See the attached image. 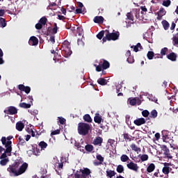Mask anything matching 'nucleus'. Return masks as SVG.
Masks as SVG:
<instances>
[{"mask_svg": "<svg viewBox=\"0 0 178 178\" xmlns=\"http://www.w3.org/2000/svg\"><path fill=\"white\" fill-rule=\"evenodd\" d=\"M90 124L86 122H79L78 124V133L80 136H87L90 131Z\"/></svg>", "mask_w": 178, "mask_h": 178, "instance_id": "nucleus-1", "label": "nucleus"}, {"mask_svg": "<svg viewBox=\"0 0 178 178\" xmlns=\"http://www.w3.org/2000/svg\"><path fill=\"white\" fill-rule=\"evenodd\" d=\"M91 175V170L90 168H83V169H80L79 171L77 170L74 175V178H87L88 175Z\"/></svg>", "mask_w": 178, "mask_h": 178, "instance_id": "nucleus-2", "label": "nucleus"}, {"mask_svg": "<svg viewBox=\"0 0 178 178\" xmlns=\"http://www.w3.org/2000/svg\"><path fill=\"white\" fill-rule=\"evenodd\" d=\"M120 36V33H119V31L115 33H108L103 38L102 41L103 42H106V41H116V40H119Z\"/></svg>", "mask_w": 178, "mask_h": 178, "instance_id": "nucleus-3", "label": "nucleus"}, {"mask_svg": "<svg viewBox=\"0 0 178 178\" xmlns=\"http://www.w3.org/2000/svg\"><path fill=\"white\" fill-rule=\"evenodd\" d=\"M23 162L20 160H16L13 165H9V168H7L8 172L10 173H13L15 176H16V173H17V169H19V167L20 165H22Z\"/></svg>", "mask_w": 178, "mask_h": 178, "instance_id": "nucleus-4", "label": "nucleus"}, {"mask_svg": "<svg viewBox=\"0 0 178 178\" xmlns=\"http://www.w3.org/2000/svg\"><path fill=\"white\" fill-rule=\"evenodd\" d=\"M6 149L4 152L0 156V159H9L8 155L10 156L12 154V147H10V142H8L5 147Z\"/></svg>", "mask_w": 178, "mask_h": 178, "instance_id": "nucleus-5", "label": "nucleus"}, {"mask_svg": "<svg viewBox=\"0 0 178 178\" xmlns=\"http://www.w3.org/2000/svg\"><path fill=\"white\" fill-rule=\"evenodd\" d=\"M27 168H29V164L27 163H22L17 170L16 176H20V175H23V173H25L26 170H27Z\"/></svg>", "mask_w": 178, "mask_h": 178, "instance_id": "nucleus-6", "label": "nucleus"}, {"mask_svg": "<svg viewBox=\"0 0 178 178\" xmlns=\"http://www.w3.org/2000/svg\"><path fill=\"white\" fill-rule=\"evenodd\" d=\"M12 138H13V136H9L7 138L5 136H3L1 139V143L3 144V145H5V147H6V145H8V143H10V147H12Z\"/></svg>", "mask_w": 178, "mask_h": 178, "instance_id": "nucleus-7", "label": "nucleus"}, {"mask_svg": "<svg viewBox=\"0 0 178 178\" xmlns=\"http://www.w3.org/2000/svg\"><path fill=\"white\" fill-rule=\"evenodd\" d=\"M4 113L7 115H16L17 113V108L15 106H9L7 110H4Z\"/></svg>", "mask_w": 178, "mask_h": 178, "instance_id": "nucleus-8", "label": "nucleus"}, {"mask_svg": "<svg viewBox=\"0 0 178 178\" xmlns=\"http://www.w3.org/2000/svg\"><path fill=\"white\" fill-rule=\"evenodd\" d=\"M162 151L163 152V154L165 155L164 158H168V159H172L173 156L170 154V151L169 148L166 147V145H163L162 147Z\"/></svg>", "mask_w": 178, "mask_h": 178, "instance_id": "nucleus-9", "label": "nucleus"}, {"mask_svg": "<svg viewBox=\"0 0 178 178\" xmlns=\"http://www.w3.org/2000/svg\"><path fill=\"white\" fill-rule=\"evenodd\" d=\"M18 89L20 91H24L26 94H30V91H31V88H30V86H25L23 84H19L18 86Z\"/></svg>", "mask_w": 178, "mask_h": 178, "instance_id": "nucleus-10", "label": "nucleus"}, {"mask_svg": "<svg viewBox=\"0 0 178 178\" xmlns=\"http://www.w3.org/2000/svg\"><path fill=\"white\" fill-rule=\"evenodd\" d=\"M128 169L131 170H134V172H138V165L136 163L133 162H130L129 163L127 164Z\"/></svg>", "mask_w": 178, "mask_h": 178, "instance_id": "nucleus-11", "label": "nucleus"}, {"mask_svg": "<svg viewBox=\"0 0 178 178\" xmlns=\"http://www.w3.org/2000/svg\"><path fill=\"white\" fill-rule=\"evenodd\" d=\"M102 143H104V139L102 138V137L97 136L94 139L92 144L94 145H99L101 147V145H102Z\"/></svg>", "mask_w": 178, "mask_h": 178, "instance_id": "nucleus-12", "label": "nucleus"}, {"mask_svg": "<svg viewBox=\"0 0 178 178\" xmlns=\"http://www.w3.org/2000/svg\"><path fill=\"white\" fill-rule=\"evenodd\" d=\"M29 45L35 46L38 45V38L35 36H32L30 38L29 41Z\"/></svg>", "mask_w": 178, "mask_h": 178, "instance_id": "nucleus-13", "label": "nucleus"}, {"mask_svg": "<svg viewBox=\"0 0 178 178\" xmlns=\"http://www.w3.org/2000/svg\"><path fill=\"white\" fill-rule=\"evenodd\" d=\"M165 15H166V10H165V8H161L160 10L157 13L158 20H161V19H162V17L165 16Z\"/></svg>", "mask_w": 178, "mask_h": 178, "instance_id": "nucleus-14", "label": "nucleus"}, {"mask_svg": "<svg viewBox=\"0 0 178 178\" xmlns=\"http://www.w3.org/2000/svg\"><path fill=\"white\" fill-rule=\"evenodd\" d=\"M145 118H138L134 121V124L136 126H142V124H145Z\"/></svg>", "mask_w": 178, "mask_h": 178, "instance_id": "nucleus-15", "label": "nucleus"}, {"mask_svg": "<svg viewBox=\"0 0 178 178\" xmlns=\"http://www.w3.org/2000/svg\"><path fill=\"white\" fill-rule=\"evenodd\" d=\"M62 54L64 55L65 58H69V56H70V55H72V49H63V50L62 51Z\"/></svg>", "mask_w": 178, "mask_h": 178, "instance_id": "nucleus-16", "label": "nucleus"}, {"mask_svg": "<svg viewBox=\"0 0 178 178\" xmlns=\"http://www.w3.org/2000/svg\"><path fill=\"white\" fill-rule=\"evenodd\" d=\"M169 166H170V163H164V167L162 170V172L164 175H169Z\"/></svg>", "mask_w": 178, "mask_h": 178, "instance_id": "nucleus-17", "label": "nucleus"}, {"mask_svg": "<svg viewBox=\"0 0 178 178\" xmlns=\"http://www.w3.org/2000/svg\"><path fill=\"white\" fill-rule=\"evenodd\" d=\"M167 58L170 60L175 62L176 61V59H177V54H176L175 52H172V53H170L168 55H167Z\"/></svg>", "mask_w": 178, "mask_h": 178, "instance_id": "nucleus-18", "label": "nucleus"}, {"mask_svg": "<svg viewBox=\"0 0 178 178\" xmlns=\"http://www.w3.org/2000/svg\"><path fill=\"white\" fill-rule=\"evenodd\" d=\"M102 116L99 115V113H96L95 116L94 117V122L95 123H97L98 124H101V122H102Z\"/></svg>", "mask_w": 178, "mask_h": 178, "instance_id": "nucleus-19", "label": "nucleus"}, {"mask_svg": "<svg viewBox=\"0 0 178 178\" xmlns=\"http://www.w3.org/2000/svg\"><path fill=\"white\" fill-rule=\"evenodd\" d=\"M16 129L18 131H22L23 129H24V124L21 121L16 123Z\"/></svg>", "mask_w": 178, "mask_h": 178, "instance_id": "nucleus-20", "label": "nucleus"}, {"mask_svg": "<svg viewBox=\"0 0 178 178\" xmlns=\"http://www.w3.org/2000/svg\"><path fill=\"white\" fill-rule=\"evenodd\" d=\"M93 22L95 23H104V17L102 16H96L94 17Z\"/></svg>", "mask_w": 178, "mask_h": 178, "instance_id": "nucleus-21", "label": "nucleus"}, {"mask_svg": "<svg viewBox=\"0 0 178 178\" xmlns=\"http://www.w3.org/2000/svg\"><path fill=\"white\" fill-rule=\"evenodd\" d=\"M106 173L107 177H109V178H112V177H113V176H115L116 175V172H115V170H107L106 171Z\"/></svg>", "mask_w": 178, "mask_h": 178, "instance_id": "nucleus-22", "label": "nucleus"}, {"mask_svg": "<svg viewBox=\"0 0 178 178\" xmlns=\"http://www.w3.org/2000/svg\"><path fill=\"white\" fill-rule=\"evenodd\" d=\"M132 151H135V152H141V149L138 147H137V145L134 143H132L131 145H130Z\"/></svg>", "mask_w": 178, "mask_h": 178, "instance_id": "nucleus-23", "label": "nucleus"}, {"mask_svg": "<svg viewBox=\"0 0 178 178\" xmlns=\"http://www.w3.org/2000/svg\"><path fill=\"white\" fill-rule=\"evenodd\" d=\"M102 66L104 70H106V69H108V67L111 66V64L106 60H104Z\"/></svg>", "mask_w": 178, "mask_h": 178, "instance_id": "nucleus-24", "label": "nucleus"}, {"mask_svg": "<svg viewBox=\"0 0 178 178\" xmlns=\"http://www.w3.org/2000/svg\"><path fill=\"white\" fill-rule=\"evenodd\" d=\"M97 83L98 84H99L100 86H106L108 84V82H106V79H104V78H99L97 80Z\"/></svg>", "mask_w": 178, "mask_h": 178, "instance_id": "nucleus-25", "label": "nucleus"}, {"mask_svg": "<svg viewBox=\"0 0 178 178\" xmlns=\"http://www.w3.org/2000/svg\"><path fill=\"white\" fill-rule=\"evenodd\" d=\"M83 120L88 123H91L92 122V118H91V116L89 114H86L83 115Z\"/></svg>", "mask_w": 178, "mask_h": 178, "instance_id": "nucleus-26", "label": "nucleus"}, {"mask_svg": "<svg viewBox=\"0 0 178 178\" xmlns=\"http://www.w3.org/2000/svg\"><path fill=\"white\" fill-rule=\"evenodd\" d=\"M154 170H155V164L151 163L147 168V172H148V173H151L152 172H154Z\"/></svg>", "mask_w": 178, "mask_h": 178, "instance_id": "nucleus-27", "label": "nucleus"}, {"mask_svg": "<svg viewBox=\"0 0 178 178\" xmlns=\"http://www.w3.org/2000/svg\"><path fill=\"white\" fill-rule=\"evenodd\" d=\"M85 149L87 152H92V151H94V146L92 145L88 144L85 146Z\"/></svg>", "mask_w": 178, "mask_h": 178, "instance_id": "nucleus-28", "label": "nucleus"}, {"mask_svg": "<svg viewBox=\"0 0 178 178\" xmlns=\"http://www.w3.org/2000/svg\"><path fill=\"white\" fill-rule=\"evenodd\" d=\"M19 106L20 108H24V109H29V108H31V104L23 102L20 103Z\"/></svg>", "mask_w": 178, "mask_h": 178, "instance_id": "nucleus-29", "label": "nucleus"}, {"mask_svg": "<svg viewBox=\"0 0 178 178\" xmlns=\"http://www.w3.org/2000/svg\"><path fill=\"white\" fill-rule=\"evenodd\" d=\"M32 149H33V154L35 155L36 156H38L40 155V149L37 148V146L33 145H32Z\"/></svg>", "mask_w": 178, "mask_h": 178, "instance_id": "nucleus-30", "label": "nucleus"}, {"mask_svg": "<svg viewBox=\"0 0 178 178\" xmlns=\"http://www.w3.org/2000/svg\"><path fill=\"white\" fill-rule=\"evenodd\" d=\"M9 163V159H1L0 165L1 166H6Z\"/></svg>", "mask_w": 178, "mask_h": 178, "instance_id": "nucleus-31", "label": "nucleus"}, {"mask_svg": "<svg viewBox=\"0 0 178 178\" xmlns=\"http://www.w3.org/2000/svg\"><path fill=\"white\" fill-rule=\"evenodd\" d=\"M127 17L128 20H131V23L132 24H133V23H134V16H133V13H127Z\"/></svg>", "mask_w": 178, "mask_h": 178, "instance_id": "nucleus-32", "label": "nucleus"}, {"mask_svg": "<svg viewBox=\"0 0 178 178\" xmlns=\"http://www.w3.org/2000/svg\"><path fill=\"white\" fill-rule=\"evenodd\" d=\"M18 141H19L18 145H21V147L26 145V140H24V139L22 138V136H19L18 138Z\"/></svg>", "mask_w": 178, "mask_h": 178, "instance_id": "nucleus-33", "label": "nucleus"}, {"mask_svg": "<svg viewBox=\"0 0 178 178\" xmlns=\"http://www.w3.org/2000/svg\"><path fill=\"white\" fill-rule=\"evenodd\" d=\"M158 116V111L156 110H153L151 111L149 118H152V119H155Z\"/></svg>", "mask_w": 178, "mask_h": 178, "instance_id": "nucleus-34", "label": "nucleus"}, {"mask_svg": "<svg viewBox=\"0 0 178 178\" xmlns=\"http://www.w3.org/2000/svg\"><path fill=\"white\" fill-rule=\"evenodd\" d=\"M172 44L175 47L178 45V33L172 38Z\"/></svg>", "mask_w": 178, "mask_h": 178, "instance_id": "nucleus-35", "label": "nucleus"}, {"mask_svg": "<svg viewBox=\"0 0 178 178\" xmlns=\"http://www.w3.org/2000/svg\"><path fill=\"white\" fill-rule=\"evenodd\" d=\"M147 58L151 60L152 59H154V56H155V54L154 53V51H148L147 54Z\"/></svg>", "mask_w": 178, "mask_h": 178, "instance_id": "nucleus-36", "label": "nucleus"}, {"mask_svg": "<svg viewBox=\"0 0 178 178\" xmlns=\"http://www.w3.org/2000/svg\"><path fill=\"white\" fill-rule=\"evenodd\" d=\"M47 22H48V19H47V17H42L39 20V23H40L42 26H45V24H47Z\"/></svg>", "mask_w": 178, "mask_h": 178, "instance_id": "nucleus-37", "label": "nucleus"}, {"mask_svg": "<svg viewBox=\"0 0 178 178\" xmlns=\"http://www.w3.org/2000/svg\"><path fill=\"white\" fill-rule=\"evenodd\" d=\"M63 49H65V48L71 49L70 42L67 40L64 41L63 43Z\"/></svg>", "mask_w": 178, "mask_h": 178, "instance_id": "nucleus-38", "label": "nucleus"}, {"mask_svg": "<svg viewBox=\"0 0 178 178\" xmlns=\"http://www.w3.org/2000/svg\"><path fill=\"white\" fill-rule=\"evenodd\" d=\"M39 147L41 148V149H44V148H47V147H48V144L44 141H41L39 143Z\"/></svg>", "mask_w": 178, "mask_h": 178, "instance_id": "nucleus-39", "label": "nucleus"}, {"mask_svg": "<svg viewBox=\"0 0 178 178\" xmlns=\"http://www.w3.org/2000/svg\"><path fill=\"white\" fill-rule=\"evenodd\" d=\"M129 104L131 105V106H134L137 104V99L136 98H129Z\"/></svg>", "mask_w": 178, "mask_h": 178, "instance_id": "nucleus-40", "label": "nucleus"}, {"mask_svg": "<svg viewBox=\"0 0 178 178\" xmlns=\"http://www.w3.org/2000/svg\"><path fill=\"white\" fill-rule=\"evenodd\" d=\"M138 48H140V49H143V46H141V43H137L136 45L134 46V52H138Z\"/></svg>", "mask_w": 178, "mask_h": 178, "instance_id": "nucleus-41", "label": "nucleus"}, {"mask_svg": "<svg viewBox=\"0 0 178 178\" xmlns=\"http://www.w3.org/2000/svg\"><path fill=\"white\" fill-rule=\"evenodd\" d=\"M116 170L118 173H123V172H124V168L123 167V165H118Z\"/></svg>", "mask_w": 178, "mask_h": 178, "instance_id": "nucleus-42", "label": "nucleus"}, {"mask_svg": "<svg viewBox=\"0 0 178 178\" xmlns=\"http://www.w3.org/2000/svg\"><path fill=\"white\" fill-rule=\"evenodd\" d=\"M120 159L122 162H127V161H129V159H130L129 158V156L126 154H122L120 157Z\"/></svg>", "mask_w": 178, "mask_h": 178, "instance_id": "nucleus-43", "label": "nucleus"}, {"mask_svg": "<svg viewBox=\"0 0 178 178\" xmlns=\"http://www.w3.org/2000/svg\"><path fill=\"white\" fill-rule=\"evenodd\" d=\"M162 24L165 30H168L169 29L170 24H169V22H168V21L163 20L162 22Z\"/></svg>", "mask_w": 178, "mask_h": 178, "instance_id": "nucleus-44", "label": "nucleus"}, {"mask_svg": "<svg viewBox=\"0 0 178 178\" xmlns=\"http://www.w3.org/2000/svg\"><path fill=\"white\" fill-rule=\"evenodd\" d=\"M104 35H105V31H102L97 35V38H98V40H102Z\"/></svg>", "mask_w": 178, "mask_h": 178, "instance_id": "nucleus-45", "label": "nucleus"}, {"mask_svg": "<svg viewBox=\"0 0 178 178\" xmlns=\"http://www.w3.org/2000/svg\"><path fill=\"white\" fill-rule=\"evenodd\" d=\"M170 3H172V1L170 0H166L163 1V6H165V8H169L170 6Z\"/></svg>", "mask_w": 178, "mask_h": 178, "instance_id": "nucleus-46", "label": "nucleus"}, {"mask_svg": "<svg viewBox=\"0 0 178 178\" xmlns=\"http://www.w3.org/2000/svg\"><path fill=\"white\" fill-rule=\"evenodd\" d=\"M168 47H164V48L161 49L160 55H161V56H165V55H166V53L168 52Z\"/></svg>", "mask_w": 178, "mask_h": 178, "instance_id": "nucleus-47", "label": "nucleus"}, {"mask_svg": "<svg viewBox=\"0 0 178 178\" xmlns=\"http://www.w3.org/2000/svg\"><path fill=\"white\" fill-rule=\"evenodd\" d=\"M0 24H1V27H6V20H5V18L0 17Z\"/></svg>", "mask_w": 178, "mask_h": 178, "instance_id": "nucleus-48", "label": "nucleus"}, {"mask_svg": "<svg viewBox=\"0 0 178 178\" xmlns=\"http://www.w3.org/2000/svg\"><path fill=\"white\" fill-rule=\"evenodd\" d=\"M54 27L51 29L53 34H56L58 33V24L56 23L54 24Z\"/></svg>", "mask_w": 178, "mask_h": 178, "instance_id": "nucleus-49", "label": "nucleus"}, {"mask_svg": "<svg viewBox=\"0 0 178 178\" xmlns=\"http://www.w3.org/2000/svg\"><path fill=\"white\" fill-rule=\"evenodd\" d=\"M148 158L147 154H143L140 156V161H142V162H145V161H148Z\"/></svg>", "mask_w": 178, "mask_h": 178, "instance_id": "nucleus-50", "label": "nucleus"}, {"mask_svg": "<svg viewBox=\"0 0 178 178\" xmlns=\"http://www.w3.org/2000/svg\"><path fill=\"white\" fill-rule=\"evenodd\" d=\"M96 159L99 161V162H101L102 163H104V157L101 154H97L96 156Z\"/></svg>", "mask_w": 178, "mask_h": 178, "instance_id": "nucleus-51", "label": "nucleus"}, {"mask_svg": "<svg viewBox=\"0 0 178 178\" xmlns=\"http://www.w3.org/2000/svg\"><path fill=\"white\" fill-rule=\"evenodd\" d=\"M142 115L144 118H148V116H149V111L145 110L142 112Z\"/></svg>", "mask_w": 178, "mask_h": 178, "instance_id": "nucleus-52", "label": "nucleus"}, {"mask_svg": "<svg viewBox=\"0 0 178 178\" xmlns=\"http://www.w3.org/2000/svg\"><path fill=\"white\" fill-rule=\"evenodd\" d=\"M83 31V28H81V27H78L76 29V33H77L78 35H82Z\"/></svg>", "mask_w": 178, "mask_h": 178, "instance_id": "nucleus-53", "label": "nucleus"}, {"mask_svg": "<svg viewBox=\"0 0 178 178\" xmlns=\"http://www.w3.org/2000/svg\"><path fill=\"white\" fill-rule=\"evenodd\" d=\"M122 136L124 140H129V141H131V138H130L131 136L129 134H124Z\"/></svg>", "mask_w": 178, "mask_h": 178, "instance_id": "nucleus-54", "label": "nucleus"}, {"mask_svg": "<svg viewBox=\"0 0 178 178\" xmlns=\"http://www.w3.org/2000/svg\"><path fill=\"white\" fill-rule=\"evenodd\" d=\"M127 62H128V63H134V58L131 56H129V58H127Z\"/></svg>", "mask_w": 178, "mask_h": 178, "instance_id": "nucleus-55", "label": "nucleus"}, {"mask_svg": "<svg viewBox=\"0 0 178 178\" xmlns=\"http://www.w3.org/2000/svg\"><path fill=\"white\" fill-rule=\"evenodd\" d=\"M35 27L36 30H41V29H42V24L38 22V24H35Z\"/></svg>", "mask_w": 178, "mask_h": 178, "instance_id": "nucleus-56", "label": "nucleus"}, {"mask_svg": "<svg viewBox=\"0 0 178 178\" xmlns=\"http://www.w3.org/2000/svg\"><path fill=\"white\" fill-rule=\"evenodd\" d=\"M60 134V129H56L55 131H51V136H56V134Z\"/></svg>", "mask_w": 178, "mask_h": 178, "instance_id": "nucleus-57", "label": "nucleus"}, {"mask_svg": "<svg viewBox=\"0 0 178 178\" xmlns=\"http://www.w3.org/2000/svg\"><path fill=\"white\" fill-rule=\"evenodd\" d=\"M58 119L60 124H65V123H66V119L62 117H59Z\"/></svg>", "mask_w": 178, "mask_h": 178, "instance_id": "nucleus-58", "label": "nucleus"}, {"mask_svg": "<svg viewBox=\"0 0 178 178\" xmlns=\"http://www.w3.org/2000/svg\"><path fill=\"white\" fill-rule=\"evenodd\" d=\"M77 44L80 47H84V42H83V40H81V39H78Z\"/></svg>", "mask_w": 178, "mask_h": 178, "instance_id": "nucleus-59", "label": "nucleus"}, {"mask_svg": "<svg viewBox=\"0 0 178 178\" xmlns=\"http://www.w3.org/2000/svg\"><path fill=\"white\" fill-rule=\"evenodd\" d=\"M166 133V131H162L163 138V140H168L169 138V136H168V134H165Z\"/></svg>", "mask_w": 178, "mask_h": 178, "instance_id": "nucleus-60", "label": "nucleus"}, {"mask_svg": "<svg viewBox=\"0 0 178 178\" xmlns=\"http://www.w3.org/2000/svg\"><path fill=\"white\" fill-rule=\"evenodd\" d=\"M125 122L127 124H129V123H131V122H130V115H126Z\"/></svg>", "mask_w": 178, "mask_h": 178, "instance_id": "nucleus-61", "label": "nucleus"}, {"mask_svg": "<svg viewBox=\"0 0 178 178\" xmlns=\"http://www.w3.org/2000/svg\"><path fill=\"white\" fill-rule=\"evenodd\" d=\"M57 168L58 170L63 169V163H58Z\"/></svg>", "mask_w": 178, "mask_h": 178, "instance_id": "nucleus-62", "label": "nucleus"}, {"mask_svg": "<svg viewBox=\"0 0 178 178\" xmlns=\"http://www.w3.org/2000/svg\"><path fill=\"white\" fill-rule=\"evenodd\" d=\"M102 65H97L96 66V72H102Z\"/></svg>", "mask_w": 178, "mask_h": 178, "instance_id": "nucleus-63", "label": "nucleus"}, {"mask_svg": "<svg viewBox=\"0 0 178 178\" xmlns=\"http://www.w3.org/2000/svg\"><path fill=\"white\" fill-rule=\"evenodd\" d=\"M74 147H76V148L79 149V148H81V145H80V143H77L76 141H75Z\"/></svg>", "mask_w": 178, "mask_h": 178, "instance_id": "nucleus-64", "label": "nucleus"}]
</instances>
